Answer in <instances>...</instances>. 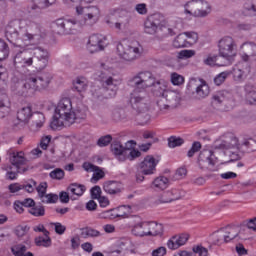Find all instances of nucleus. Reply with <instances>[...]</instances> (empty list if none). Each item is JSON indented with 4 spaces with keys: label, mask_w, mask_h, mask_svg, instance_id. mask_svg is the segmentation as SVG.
<instances>
[{
    "label": "nucleus",
    "mask_w": 256,
    "mask_h": 256,
    "mask_svg": "<svg viewBox=\"0 0 256 256\" xmlns=\"http://www.w3.org/2000/svg\"><path fill=\"white\" fill-rule=\"evenodd\" d=\"M23 20H12L6 26L5 37L14 47H20L22 50L17 52L14 57V66L16 69H26L33 67V50L25 49L29 43L35 39V34L29 33L25 28Z\"/></svg>",
    "instance_id": "1"
},
{
    "label": "nucleus",
    "mask_w": 256,
    "mask_h": 256,
    "mask_svg": "<svg viewBox=\"0 0 256 256\" xmlns=\"http://www.w3.org/2000/svg\"><path fill=\"white\" fill-rule=\"evenodd\" d=\"M76 13L79 15L78 21L75 19H57L53 23V29L58 35H71L75 33L77 29V23L79 25H86L87 27H93L101 19V10L97 6H77Z\"/></svg>",
    "instance_id": "2"
},
{
    "label": "nucleus",
    "mask_w": 256,
    "mask_h": 256,
    "mask_svg": "<svg viewBox=\"0 0 256 256\" xmlns=\"http://www.w3.org/2000/svg\"><path fill=\"white\" fill-rule=\"evenodd\" d=\"M51 81H53V74L49 72L31 74L25 81H18L12 84L11 89L17 93V95L29 97L30 95H35L36 91L49 89Z\"/></svg>",
    "instance_id": "3"
},
{
    "label": "nucleus",
    "mask_w": 256,
    "mask_h": 256,
    "mask_svg": "<svg viewBox=\"0 0 256 256\" xmlns=\"http://www.w3.org/2000/svg\"><path fill=\"white\" fill-rule=\"evenodd\" d=\"M79 119H85V114L73 110L71 99L62 98L56 106L50 127L57 131L58 129H62V127H71Z\"/></svg>",
    "instance_id": "4"
},
{
    "label": "nucleus",
    "mask_w": 256,
    "mask_h": 256,
    "mask_svg": "<svg viewBox=\"0 0 256 256\" xmlns=\"http://www.w3.org/2000/svg\"><path fill=\"white\" fill-rule=\"evenodd\" d=\"M130 83H132L134 87H137V89H142V91L152 87V93L155 97H165V94L169 91L167 90V81L163 79L157 80L155 75L150 71H144L136 74L130 80Z\"/></svg>",
    "instance_id": "5"
},
{
    "label": "nucleus",
    "mask_w": 256,
    "mask_h": 256,
    "mask_svg": "<svg viewBox=\"0 0 256 256\" xmlns=\"http://www.w3.org/2000/svg\"><path fill=\"white\" fill-rule=\"evenodd\" d=\"M144 31L148 35H157V37H169L177 35V25L169 27L161 22V15L153 14L149 16L144 23Z\"/></svg>",
    "instance_id": "6"
},
{
    "label": "nucleus",
    "mask_w": 256,
    "mask_h": 256,
    "mask_svg": "<svg viewBox=\"0 0 256 256\" xmlns=\"http://www.w3.org/2000/svg\"><path fill=\"white\" fill-rule=\"evenodd\" d=\"M218 149H237L240 153H253L256 151V141L253 138H244L241 142L233 135L226 137L218 146Z\"/></svg>",
    "instance_id": "7"
},
{
    "label": "nucleus",
    "mask_w": 256,
    "mask_h": 256,
    "mask_svg": "<svg viewBox=\"0 0 256 256\" xmlns=\"http://www.w3.org/2000/svg\"><path fill=\"white\" fill-rule=\"evenodd\" d=\"M100 73L98 74V79L100 81L102 89L104 91H108L109 97H115L117 95V89L119 85V81L115 78V73H113V69L107 67L105 63H100Z\"/></svg>",
    "instance_id": "8"
},
{
    "label": "nucleus",
    "mask_w": 256,
    "mask_h": 256,
    "mask_svg": "<svg viewBox=\"0 0 256 256\" xmlns=\"http://www.w3.org/2000/svg\"><path fill=\"white\" fill-rule=\"evenodd\" d=\"M219 57L225 60L222 65H232L237 57V41L231 36H224L218 42Z\"/></svg>",
    "instance_id": "9"
},
{
    "label": "nucleus",
    "mask_w": 256,
    "mask_h": 256,
    "mask_svg": "<svg viewBox=\"0 0 256 256\" xmlns=\"http://www.w3.org/2000/svg\"><path fill=\"white\" fill-rule=\"evenodd\" d=\"M117 54L124 61H137L143 55V46L139 42H131L129 44L119 43L117 45Z\"/></svg>",
    "instance_id": "10"
},
{
    "label": "nucleus",
    "mask_w": 256,
    "mask_h": 256,
    "mask_svg": "<svg viewBox=\"0 0 256 256\" xmlns=\"http://www.w3.org/2000/svg\"><path fill=\"white\" fill-rule=\"evenodd\" d=\"M111 151L114 157L123 163V161H134L137 157H141V152L139 150L125 148L121 142H113L111 144Z\"/></svg>",
    "instance_id": "11"
},
{
    "label": "nucleus",
    "mask_w": 256,
    "mask_h": 256,
    "mask_svg": "<svg viewBox=\"0 0 256 256\" xmlns=\"http://www.w3.org/2000/svg\"><path fill=\"white\" fill-rule=\"evenodd\" d=\"M158 163L159 160H156L152 155L146 156L144 160L138 165V171L136 173L137 181H144L145 176L143 175H155Z\"/></svg>",
    "instance_id": "12"
},
{
    "label": "nucleus",
    "mask_w": 256,
    "mask_h": 256,
    "mask_svg": "<svg viewBox=\"0 0 256 256\" xmlns=\"http://www.w3.org/2000/svg\"><path fill=\"white\" fill-rule=\"evenodd\" d=\"M144 91L143 88L134 86V91L130 95V105L137 115L147 111V98L144 96Z\"/></svg>",
    "instance_id": "13"
},
{
    "label": "nucleus",
    "mask_w": 256,
    "mask_h": 256,
    "mask_svg": "<svg viewBox=\"0 0 256 256\" xmlns=\"http://www.w3.org/2000/svg\"><path fill=\"white\" fill-rule=\"evenodd\" d=\"M198 163L200 169L203 171H219V167H217V157L211 150H203L199 154Z\"/></svg>",
    "instance_id": "14"
},
{
    "label": "nucleus",
    "mask_w": 256,
    "mask_h": 256,
    "mask_svg": "<svg viewBox=\"0 0 256 256\" xmlns=\"http://www.w3.org/2000/svg\"><path fill=\"white\" fill-rule=\"evenodd\" d=\"M33 55L32 67L36 69V71H43L47 69V65H49V58L51 57L49 51L43 48H35L33 50Z\"/></svg>",
    "instance_id": "15"
},
{
    "label": "nucleus",
    "mask_w": 256,
    "mask_h": 256,
    "mask_svg": "<svg viewBox=\"0 0 256 256\" xmlns=\"http://www.w3.org/2000/svg\"><path fill=\"white\" fill-rule=\"evenodd\" d=\"M107 47V37L101 34H93L89 37L86 49L89 53H99Z\"/></svg>",
    "instance_id": "16"
},
{
    "label": "nucleus",
    "mask_w": 256,
    "mask_h": 256,
    "mask_svg": "<svg viewBox=\"0 0 256 256\" xmlns=\"http://www.w3.org/2000/svg\"><path fill=\"white\" fill-rule=\"evenodd\" d=\"M192 9L186 10V13H189L190 15H198L199 17H205L207 16V13H209V3L207 1L203 0H197L196 2L190 3Z\"/></svg>",
    "instance_id": "17"
},
{
    "label": "nucleus",
    "mask_w": 256,
    "mask_h": 256,
    "mask_svg": "<svg viewBox=\"0 0 256 256\" xmlns=\"http://www.w3.org/2000/svg\"><path fill=\"white\" fill-rule=\"evenodd\" d=\"M241 57L244 61L256 60V44L253 42H245L240 47Z\"/></svg>",
    "instance_id": "18"
},
{
    "label": "nucleus",
    "mask_w": 256,
    "mask_h": 256,
    "mask_svg": "<svg viewBox=\"0 0 256 256\" xmlns=\"http://www.w3.org/2000/svg\"><path fill=\"white\" fill-rule=\"evenodd\" d=\"M185 197V191L179 189H172L166 192H163L158 199L159 203H171L172 201H178Z\"/></svg>",
    "instance_id": "19"
},
{
    "label": "nucleus",
    "mask_w": 256,
    "mask_h": 256,
    "mask_svg": "<svg viewBox=\"0 0 256 256\" xmlns=\"http://www.w3.org/2000/svg\"><path fill=\"white\" fill-rule=\"evenodd\" d=\"M187 241H189V234H179L168 240L167 247L172 250L179 249V247H183Z\"/></svg>",
    "instance_id": "20"
},
{
    "label": "nucleus",
    "mask_w": 256,
    "mask_h": 256,
    "mask_svg": "<svg viewBox=\"0 0 256 256\" xmlns=\"http://www.w3.org/2000/svg\"><path fill=\"white\" fill-rule=\"evenodd\" d=\"M105 193L108 195H119L123 191V184L117 181H106L103 185Z\"/></svg>",
    "instance_id": "21"
},
{
    "label": "nucleus",
    "mask_w": 256,
    "mask_h": 256,
    "mask_svg": "<svg viewBox=\"0 0 256 256\" xmlns=\"http://www.w3.org/2000/svg\"><path fill=\"white\" fill-rule=\"evenodd\" d=\"M11 103L9 102V96L5 93H0V119H3L6 115H9L11 111Z\"/></svg>",
    "instance_id": "22"
},
{
    "label": "nucleus",
    "mask_w": 256,
    "mask_h": 256,
    "mask_svg": "<svg viewBox=\"0 0 256 256\" xmlns=\"http://www.w3.org/2000/svg\"><path fill=\"white\" fill-rule=\"evenodd\" d=\"M164 99H166L171 109H175V107H178L179 103H181V96L179 93L171 90L166 91Z\"/></svg>",
    "instance_id": "23"
},
{
    "label": "nucleus",
    "mask_w": 256,
    "mask_h": 256,
    "mask_svg": "<svg viewBox=\"0 0 256 256\" xmlns=\"http://www.w3.org/2000/svg\"><path fill=\"white\" fill-rule=\"evenodd\" d=\"M31 117H33V110L31 109V106L23 107L17 112V119L20 123H23V125H27Z\"/></svg>",
    "instance_id": "24"
},
{
    "label": "nucleus",
    "mask_w": 256,
    "mask_h": 256,
    "mask_svg": "<svg viewBox=\"0 0 256 256\" xmlns=\"http://www.w3.org/2000/svg\"><path fill=\"white\" fill-rule=\"evenodd\" d=\"M226 102L227 97H225V92H218L212 96V107L218 111L223 110V105Z\"/></svg>",
    "instance_id": "25"
},
{
    "label": "nucleus",
    "mask_w": 256,
    "mask_h": 256,
    "mask_svg": "<svg viewBox=\"0 0 256 256\" xmlns=\"http://www.w3.org/2000/svg\"><path fill=\"white\" fill-rule=\"evenodd\" d=\"M246 101L250 105H256V87L253 84H246L244 87Z\"/></svg>",
    "instance_id": "26"
},
{
    "label": "nucleus",
    "mask_w": 256,
    "mask_h": 256,
    "mask_svg": "<svg viewBox=\"0 0 256 256\" xmlns=\"http://www.w3.org/2000/svg\"><path fill=\"white\" fill-rule=\"evenodd\" d=\"M132 233L136 237H149V229L147 222H140L132 228Z\"/></svg>",
    "instance_id": "27"
},
{
    "label": "nucleus",
    "mask_w": 256,
    "mask_h": 256,
    "mask_svg": "<svg viewBox=\"0 0 256 256\" xmlns=\"http://www.w3.org/2000/svg\"><path fill=\"white\" fill-rule=\"evenodd\" d=\"M148 237H157V235H163V225L157 222H147Z\"/></svg>",
    "instance_id": "28"
},
{
    "label": "nucleus",
    "mask_w": 256,
    "mask_h": 256,
    "mask_svg": "<svg viewBox=\"0 0 256 256\" xmlns=\"http://www.w3.org/2000/svg\"><path fill=\"white\" fill-rule=\"evenodd\" d=\"M169 187V178L165 176H160L157 177L153 182H152V188L156 189L157 191H163Z\"/></svg>",
    "instance_id": "29"
},
{
    "label": "nucleus",
    "mask_w": 256,
    "mask_h": 256,
    "mask_svg": "<svg viewBox=\"0 0 256 256\" xmlns=\"http://www.w3.org/2000/svg\"><path fill=\"white\" fill-rule=\"evenodd\" d=\"M73 87L78 93H83L84 91H87V87H89V81H87V78L85 77H77L73 81Z\"/></svg>",
    "instance_id": "30"
},
{
    "label": "nucleus",
    "mask_w": 256,
    "mask_h": 256,
    "mask_svg": "<svg viewBox=\"0 0 256 256\" xmlns=\"http://www.w3.org/2000/svg\"><path fill=\"white\" fill-rule=\"evenodd\" d=\"M223 231L224 239L226 243L233 241L236 237H239V229L235 227H228L225 229H221Z\"/></svg>",
    "instance_id": "31"
},
{
    "label": "nucleus",
    "mask_w": 256,
    "mask_h": 256,
    "mask_svg": "<svg viewBox=\"0 0 256 256\" xmlns=\"http://www.w3.org/2000/svg\"><path fill=\"white\" fill-rule=\"evenodd\" d=\"M11 251L14 256H33L31 252H27L25 244H16L11 247Z\"/></svg>",
    "instance_id": "32"
},
{
    "label": "nucleus",
    "mask_w": 256,
    "mask_h": 256,
    "mask_svg": "<svg viewBox=\"0 0 256 256\" xmlns=\"http://www.w3.org/2000/svg\"><path fill=\"white\" fill-rule=\"evenodd\" d=\"M67 191L68 193H71V195H76V197H81L83 193H85L86 188H85V185L73 183L68 186Z\"/></svg>",
    "instance_id": "33"
},
{
    "label": "nucleus",
    "mask_w": 256,
    "mask_h": 256,
    "mask_svg": "<svg viewBox=\"0 0 256 256\" xmlns=\"http://www.w3.org/2000/svg\"><path fill=\"white\" fill-rule=\"evenodd\" d=\"M210 93L209 85L207 83L202 82L200 85L196 87V95L198 99H205L208 97Z\"/></svg>",
    "instance_id": "34"
},
{
    "label": "nucleus",
    "mask_w": 256,
    "mask_h": 256,
    "mask_svg": "<svg viewBox=\"0 0 256 256\" xmlns=\"http://www.w3.org/2000/svg\"><path fill=\"white\" fill-rule=\"evenodd\" d=\"M125 209H129V206H122V207L110 210L107 212V217H109V219H117V218L125 219V217H127L128 214H119V211H125Z\"/></svg>",
    "instance_id": "35"
},
{
    "label": "nucleus",
    "mask_w": 256,
    "mask_h": 256,
    "mask_svg": "<svg viewBox=\"0 0 256 256\" xmlns=\"http://www.w3.org/2000/svg\"><path fill=\"white\" fill-rule=\"evenodd\" d=\"M173 47L176 49H181L183 47H189L187 44V35L185 33H181L173 41Z\"/></svg>",
    "instance_id": "36"
},
{
    "label": "nucleus",
    "mask_w": 256,
    "mask_h": 256,
    "mask_svg": "<svg viewBox=\"0 0 256 256\" xmlns=\"http://www.w3.org/2000/svg\"><path fill=\"white\" fill-rule=\"evenodd\" d=\"M112 119L115 121V123H125L126 121H129V119L133 118H127V114H125V111L123 110H114L112 112Z\"/></svg>",
    "instance_id": "37"
},
{
    "label": "nucleus",
    "mask_w": 256,
    "mask_h": 256,
    "mask_svg": "<svg viewBox=\"0 0 256 256\" xmlns=\"http://www.w3.org/2000/svg\"><path fill=\"white\" fill-rule=\"evenodd\" d=\"M12 165L19 167V165H25V153L17 152L13 153L12 157L10 158Z\"/></svg>",
    "instance_id": "38"
},
{
    "label": "nucleus",
    "mask_w": 256,
    "mask_h": 256,
    "mask_svg": "<svg viewBox=\"0 0 256 256\" xmlns=\"http://www.w3.org/2000/svg\"><path fill=\"white\" fill-rule=\"evenodd\" d=\"M210 239H211V242H212L213 245H223V243H227L225 241L222 230H219L218 232H214L211 235Z\"/></svg>",
    "instance_id": "39"
},
{
    "label": "nucleus",
    "mask_w": 256,
    "mask_h": 256,
    "mask_svg": "<svg viewBox=\"0 0 256 256\" xmlns=\"http://www.w3.org/2000/svg\"><path fill=\"white\" fill-rule=\"evenodd\" d=\"M35 245L37 247H51V238L49 235L38 236L35 238Z\"/></svg>",
    "instance_id": "40"
},
{
    "label": "nucleus",
    "mask_w": 256,
    "mask_h": 256,
    "mask_svg": "<svg viewBox=\"0 0 256 256\" xmlns=\"http://www.w3.org/2000/svg\"><path fill=\"white\" fill-rule=\"evenodd\" d=\"M28 213L33 215V217H45V206L34 204V206L28 210Z\"/></svg>",
    "instance_id": "41"
},
{
    "label": "nucleus",
    "mask_w": 256,
    "mask_h": 256,
    "mask_svg": "<svg viewBox=\"0 0 256 256\" xmlns=\"http://www.w3.org/2000/svg\"><path fill=\"white\" fill-rule=\"evenodd\" d=\"M249 68H236L234 69V79L238 82L243 81V79H245V77H247V75H249Z\"/></svg>",
    "instance_id": "42"
},
{
    "label": "nucleus",
    "mask_w": 256,
    "mask_h": 256,
    "mask_svg": "<svg viewBox=\"0 0 256 256\" xmlns=\"http://www.w3.org/2000/svg\"><path fill=\"white\" fill-rule=\"evenodd\" d=\"M157 107L159 108L160 113H163V114L167 113V111L171 109V106L167 102V99L165 98V96H161V98L158 99Z\"/></svg>",
    "instance_id": "43"
},
{
    "label": "nucleus",
    "mask_w": 256,
    "mask_h": 256,
    "mask_svg": "<svg viewBox=\"0 0 256 256\" xmlns=\"http://www.w3.org/2000/svg\"><path fill=\"white\" fill-rule=\"evenodd\" d=\"M184 35H186V43L188 47L195 45V43L199 41V34L196 32H184Z\"/></svg>",
    "instance_id": "44"
},
{
    "label": "nucleus",
    "mask_w": 256,
    "mask_h": 256,
    "mask_svg": "<svg viewBox=\"0 0 256 256\" xmlns=\"http://www.w3.org/2000/svg\"><path fill=\"white\" fill-rule=\"evenodd\" d=\"M170 81L172 85L179 87V85H183L185 83V77H183L177 72H173L170 76Z\"/></svg>",
    "instance_id": "45"
},
{
    "label": "nucleus",
    "mask_w": 256,
    "mask_h": 256,
    "mask_svg": "<svg viewBox=\"0 0 256 256\" xmlns=\"http://www.w3.org/2000/svg\"><path fill=\"white\" fill-rule=\"evenodd\" d=\"M185 143V140L181 137L172 136L168 139V147L175 149V147H181Z\"/></svg>",
    "instance_id": "46"
},
{
    "label": "nucleus",
    "mask_w": 256,
    "mask_h": 256,
    "mask_svg": "<svg viewBox=\"0 0 256 256\" xmlns=\"http://www.w3.org/2000/svg\"><path fill=\"white\" fill-rule=\"evenodd\" d=\"M217 61H219V56H208L204 59V65H208L209 67H215V65H218V67H227V65L217 63Z\"/></svg>",
    "instance_id": "47"
},
{
    "label": "nucleus",
    "mask_w": 256,
    "mask_h": 256,
    "mask_svg": "<svg viewBox=\"0 0 256 256\" xmlns=\"http://www.w3.org/2000/svg\"><path fill=\"white\" fill-rule=\"evenodd\" d=\"M49 177L56 181H61L65 178V171H63L61 168H56L50 172Z\"/></svg>",
    "instance_id": "48"
},
{
    "label": "nucleus",
    "mask_w": 256,
    "mask_h": 256,
    "mask_svg": "<svg viewBox=\"0 0 256 256\" xmlns=\"http://www.w3.org/2000/svg\"><path fill=\"white\" fill-rule=\"evenodd\" d=\"M244 13L250 17H255L256 15V6L253 2L248 1L244 4Z\"/></svg>",
    "instance_id": "49"
},
{
    "label": "nucleus",
    "mask_w": 256,
    "mask_h": 256,
    "mask_svg": "<svg viewBox=\"0 0 256 256\" xmlns=\"http://www.w3.org/2000/svg\"><path fill=\"white\" fill-rule=\"evenodd\" d=\"M44 123H45V115H43V113H37L34 116L33 127H36V129H41Z\"/></svg>",
    "instance_id": "50"
},
{
    "label": "nucleus",
    "mask_w": 256,
    "mask_h": 256,
    "mask_svg": "<svg viewBox=\"0 0 256 256\" xmlns=\"http://www.w3.org/2000/svg\"><path fill=\"white\" fill-rule=\"evenodd\" d=\"M9 57V46L5 41L0 40V61H3Z\"/></svg>",
    "instance_id": "51"
},
{
    "label": "nucleus",
    "mask_w": 256,
    "mask_h": 256,
    "mask_svg": "<svg viewBox=\"0 0 256 256\" xmlns=\"http://www.w3.org/2000/svg\"><path fill=\"white\" fill-rule=\"evenodd\" d=\"M82 236L84 237V239H89V237L91 238L101 237V233L98 230H95L93 228H86L82 232Z\"/></svg>",
    "instance_id": "52"
},
{
    "label": "nucleus",
    "mask_w": 256,
    "mask_h": 256,
    "mask_svg": "<svg viewBox=\"0 0 256 256\" xmlns=\"http://www.w3.org/2000/svg\"><path fill=\"white\" fill-rule=\"evenodd\" d=\"M37 187V182L35 180H28L22 184V190L26 193H33Z\"/></svg>",
    "instance_id": "53"
},
{
    "label": "nucleus",
    "mask_w": 256,
    "mask_h": 256,
    "mask_svg": "<svg viewBox=\"0 0 256 256\" xmlns=\"http://www.w3.org/2000/svg\"><path fill=\"white\" fill-rule=\"evenodd\" d=\"M42 203H57V201H59V196L57 194H44L43 198H40Z\"/></svg>",
    "instance_id": "54"
},
{
    "label": "nucleus",
    "mask_w": 256,
    "mask_h": 256,
    "mask_svg": "<svg viewBox=\"0 0 256 256\" xmlns=\"http://www.w3.org/2000/svg\"><path fill=\"white\" fill-rule=\"evenodd\" d=\"M231 75L228 71L221 72L214 78L215 85H223L225 83V80Z\"/></svg>",
    "instance_id": "55"
},
{
    "label": "nucleus",
    "mask_w": 256,
    "mask_h": 256,
    "mask_svg": "<svg viewBox=\"0 0 256 256\" xmlns=\"http://www.w3.org/2000/svg\"><path fill=\"white\" fill-rule=\"evenodd\" d=\"M47 187V182H41L38 186L35 187L40 199H42L47 194Z\"/></svg>",
    "instance_id": "56"
},
{
    "label": "nucleus",
    "mask_w": 256,
    "mask_h": 256,
    "mask_svg": "<svg viewBox=\"0 0 256 256\" xmlns=\"http://www.w3.org/2000/svg\"><path fill=\"white\" fill-rule=\"evenodd\" d=\"M195 57V50H182L178 52V59H191Z\"/></svg>",
    "instance_id": "57"
},
{
    "label": "nucleus",
    "mask_w": 256,
    "mask_h": 256,
    "mask_svg": "<svg viewBox=\"0 0 256 256\" xmlns=\"http://www.w3.org/2000/svg\"><path fill=\"white\" fill-rule=\"evenodd\" d=\"M111 141H113V137L111 135H106L99 138L97 144L99 147H107Z\"/></svg>",
    "instance_id": "58"
},
{
    "label": "nucleus",
    "mask_w": 256,
    "mask_h": 256,
    "mask_svg": "<svg viewBox=\"0 0 256 256\" xmlns=\"http://www.w3.org/2000/svg\"><path fill=\"white\" fill-rule=\"evenodd\" d=\"M193 253H197L199 256H208L209 250L203 246H194L192 248Z\"/></svg>",
    "instance_id": "59"
},
{
    "label": "nucleus",
    "mask_w": 256,
    "mask_h": 256,
    "mask_svg": "<svg viewBox=\"0 0 256 256\" xmlns=\"http://www.w3.org/2000/svg\"><path fill=\"white\" fill-rule=\"evenodd\" d=\"M201 150V142H194L192 144L191 149L188 151L187 156L188 157H193V155H195L196 153H198V151Z\"/></svg>",
    "instance_id": "60"
},
{
    "label": "nucleus",
    "mask_w": 256,
    "mask_h": 256,
    "mask_svg": "<svg viewBox=\"0 0 256 256\" xmlns=\"http://www.w3.org/2000/svg\"><path fill=\"white\" fill-rule=\"evenodd\" d=\"M27 233H29L28 226H18L15 230V234L17 235V237H25Z\"/></svg>",
    "instance_id": "61"
},
{
    "label": "nucleus",
    "mask_w": 256,
    "mask_h": 256,
    "mask_svg": "<svg viewBox=\"0 0 256 256\" xmlns=\"http://www.w3.org/2000/svg\"><path fill=\"white\" fill-rule=\"evenodd\" d=\"M135 11H137V13L139 15H147V4L145 3H140V4H137L135 6Z\"/></svg>",
    "instance_id": "62"
},
{
    "label": "nucleus",
    "mask_w": 256,
    "mask_h": 256,
    "mask_svg": "<svg viewBox=\"0 0 256 256\" xmlns=\"http://www.w3.org/2000/svg\"><path fill=\"white\" fill-rule=\"evenodd\" d=\"M91 198L92 199H99L101 197V187L94 186L91 191Z\"/></svg>",
    "instance_id": "63"
},
{
    "label": "nucleus",
    "mask_w": 256,
    "mask_h": 256,
    "mask_svg": "<svg viewBox=\"0 0 256 256\" xmlns=\"http://www.w3.org/2000/svg\"><path fill=\"white\" fill-rule=\"evenodd\" d=\"M245 223L246 227H248L252 231H256V217L246 220Z\"/></svg>",
    "instance_id": "64"
}]
</instances>
